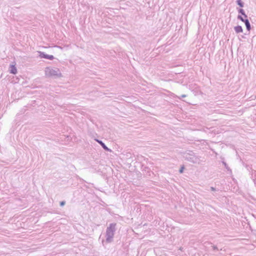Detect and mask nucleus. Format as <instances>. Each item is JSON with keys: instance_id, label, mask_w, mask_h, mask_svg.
I'll list each match as a JSON object with an SVG mask.
<instances>
[{"instance_id": "obj_1", "label": "nucleus", "mask_w": 256, "mask_h": 256, "mask_svg": "<svg viewBox=\"0 0 256 256\" xmlns=\"http://www.w3.org/2000/svg\"><path fill=\"white\" fill-rule=\"evenodd\" d=\"M44 72L46 77L61 78L62 74L59 68H57L46 67L45 68Z\"/></svg>"}, {"instance_id": "obj_2", "label": "nucleus", "mask_w": 256, "mask_h": 256, "mask_svg": "<svg viewBox=\"0 0 256 256\" xmlns=\"http://www.w3.org/2000/svg\"><path fill=\"white\" fill-rule=\"evenodd\" d=\"M116 224H110L107 228L106 234V243H110L113 241V238L114 232L116 230Z\"/></svg>"}, {"instance_id": "obj_3", "label": "nucleus", "mask_w": 256, "mask_h": 256, "mask_svg": "<svg viewBox=\"0 0 256 256\" xmlns=\"http://www.w3.org/2000/svg\"><path fill=\"white\" fill-rule=\"evenodd\" d=\"M186 160L194 164H202L204 162L200 156L195 155H190L186 157Z\"/></svg>"}, {"instance_id": "obj_4", "label": "nucleus", "mask_w": 256, "mask_h": 256, "mask_svg": "<svg viewBox=\"0 0 256 256\" xmlns=\"http://www.w3.org/2000/svg\"><path fill=\"white\" fill-rule=\"evenodd\" d=\"M38 53L39 54V56L40 58H44L50 60H52L54 58V56L52 55L45 54L44 52L40 51L38 52Z\"/></svg>"}, {"instance_id": "obj_5", "label": "nucleus", "mask_w": 256, "mask_h": 256, "mask_svg": "<svg viewBox=\"0 0 256 256\" xmlns=\"http://www.w3.org/2000/svg\"><path fill=\"white\" fill-rule=\"evenodd\" d=\"M10 71L11 74H16L17 73V69L16 67V63L12 62L10 66Z\"/></svg>"}, {"instance_id": "obj_6", "label": "nucleus", "mask_w": 256, "mask_h": 256, "mask_svg": "<svg viewBox=\"0 0 256 256\" xmlns=\"http://www.w3.org/2000/svg\"><path fill=\"white\" fill-rule=\"evenodd\" d=\"M96 141L102 146L104 148V149L105 150H106L107 151H109V152L111 151V150L110 149H109L105 145V144L104 142H102L101 140H96Z\"/></svg>"}, {"instance_id": "obj_7", "label": "nucleus", "mask_w": 256, "mask_h": 256, "mask_svg": "<svg viewBox=\"0 0 256 256\" xmlns=\"http://www.w3.org/2000/svg\"><path fill=\"white\" fill-rule=\"evenodd\" d=\"M234 30L235 32H236V33H240V32H242V31H243V30L241 26H235L234 28Z\"/></svg>"}, {"instance_id": "obj_8", "label": "nucleus", "mask_w": 256, "mask_h": 256, "mask_svg": "<svg viewBox=\"0 0 256 256\" xmlns=\"http://www.w3.org/2000/svg\"><path fill=\"white\" fill-rule=\"evenodd\" d=\"M244 22L245 23L246 29L250 31L251 28H250V23L248 19H246L244 21Z\"/></svg>"}, {"instance_id": "obj_9", "label": "nucleus", "mask_w": 256, "mask_h": 256, "mask_svg": "<svg viewBox=\"0 0 256 256\" xmlns=\"http://www.w3.org/2000/svg\"><path fill=\"white\" fill-rule=\"evenodd\" d=\"M239 13H240L244 16V18H247V16L245 14L244 10L243 9H240L238 10Z\"/></svg>"}, {"instance_id": "obj_10", "label": "nucleus", "mask_w": 256, "mask_h": 256, "mask_svg": "<svg viewBox=\"0 0 256 256\" xmlns=\"http://www.w3.org/2000/svg\"><path fill=\"white\" fill-rule=\"evenodd\" d=\"M236 2L238 6H240V7L244 6V3L242 2L241 0H238L236 1Z\"/></svg>"}, {"instance_id": "obj_11", "label": "nucleus", "mask_w": 256, "mask_h": 256, "mask_svg": "<svg viewBox=\"0 0 256 256\" xmlns=\"http://www.w3.org/2000/svg\"><path fill=\"white\" fill-rule=\"evenodd\" d=\"M238 18L241 20L243 22H244L245 20L241 16H238Z\"/></svg>"}, {"instance_id": "obj_12", "label": "nucleus", "mask_w": 256, "mask_h": 256, "mask_svg": "<svg viewBox=\"0 0 256 256\" xmlns=\"http://www.w3.org/2000/svg\"><path fill=\"white\" fill-rule=\"evenodd\" d=\"M184 166H182L180 170H179V172L180 173H182L183 172V171H184Z\"/></svg>"}, {"instance_id": "obj_13", "label": "nucleus", "mask_w": 256, "mask_h": 256, "mask_svg": "<svg viewBox=\"0 0 256 256\" xmlns=\"http://www.w3.org/2000/svg\"><path fill=\"white\" fill-rule=\"evenodd\" d=\"M186 94H182L180 96H177L179 99H181L182 98H186Z\"/></svg>"}, {"instance_id": "obj_14", "label": "nucleus", "mask_w": 256, "mask_h": 256, "mask_svg": "<svg viewBox=\"0 0 256 256\" xmlns=\"http://www.w3.org/2000/svg\"><path fill=\"white\" fill-rule=\"evenodd\" d=\"M64 204H65V202H64V201L61 202H60V206H64Z\"/></svg>"}, {"instance_id": "obj_15", "label": "nucleus", "mask_w": 256, "mask_h": 256, "mask_svg": "<svg viewBox=\"0 0 256 256\" xmlns=\"http://www.w3.org/2000/svg\"><path fill=\"white\" fill-rule=\"evenodd\" d=\"M212 246V248H213V249H214V250H218V248H217V247H216V246Z\"/></svg>"}, {"instance_id": "obj_16", "label": "nucleus", "mask_w": 256, "mask_h": 256, "mask_svg": "<svg viewBox=\"0 0 256 256\" xmlns=\"http://www.w3.org/2000/svg\"><path fill=\"white\" fill-rule=\"evenodd\" d=\"M211 189H212V190H214V188L213 187H212Z\"/></svg>"}]
</instances>
